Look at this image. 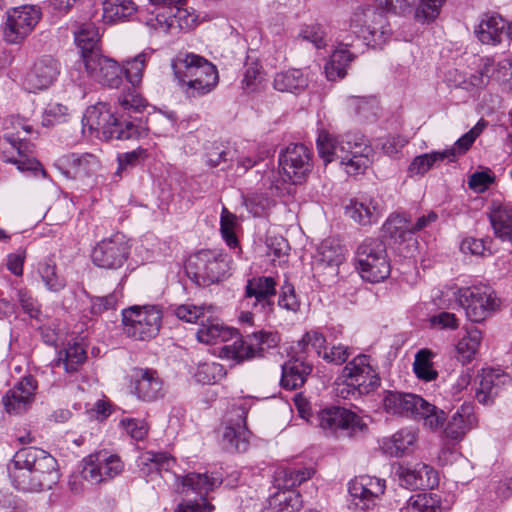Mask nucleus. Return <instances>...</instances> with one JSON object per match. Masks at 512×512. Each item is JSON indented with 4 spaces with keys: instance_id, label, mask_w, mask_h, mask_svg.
Returning a JSON list of instances; mask_svg holds the SVG:
<instances>
[{
    "instance_id": "obj_39",
    "label": "nucleus",
    "mask_w": 512,
    "mask_h": 512,
    "mask_svg": "<svg viewBox=\"0 0 512 512\" xmlns=\"http://www.w3.org/2000/svg\"><path fill=\"white\" fill-rule=\"evenodd\" d=\"M416 434L409 429H401L382 442L383 451L392 457H402L414 450Z\"/></svg>"
},
{
    "instance_id": "obj_18",
    "label": "nucleus",
    "mask_w": 512,
    "mask_h": 512,
    "mask_svg": "<svg viewBox=\"0 0 512 512\" xmlns=\"http://www.w3.org/2000/svg\"><path fill=\"white\" fill-rule=\"evenodd\" d=\"M248 409L244 404L234 405L229 412L227 425L222 435L223 448L228 452H244L249 446L246 417Z\"/></svg>"
},
{
    "instance_id": "obj_21",
    "label": "nucleus",
    "mask_w": 512,
    "mask_h": 512,
    "mask_svg": "<svg viewBox=\"0 0 512 512\" xmlns=\"http://www.w3.org/2000/svg\"><path fill=\"white\" fill-rule=\"evenodd\" d=\"M277 281L271 276H256L248 279L245 298L248 305L260 312L271 311L276 295Z\"/></svg>"
},
{
    "instance_id": "obj_41",
    "label": "nucleus",
    "mask_w": 512,
    "mask_h": 512,
    "mask_svg": "<svg viewBox=\"0 0 512 512\" xmlns=\"http://www.w3.org/2000/svg\"><path fill=\"white\" fill-rule=\"evenodd\" d=\"M136 11L133 0H105L102 17L106 23L124 22L130 20Z\"/></svg>"
},
{
    "instance_id": "obj_25",
    "label": "nucleus",
    "mask_w": 512,
    "mask_h": 512,
    "mask_svg": "<svg viewBox=\"0 0 512 512\" xmlns=\"http://www.w3.org/2000/svg\"><path fill=\"white\" fill-rule=\"evenodd\" d=\"M75 43L80 50L81 60L78 62V69L72 70L71 77L79 84L85 82V76L81 73L82 65L88 58L100 54L99 41L100 35L98 28L93 23H84L74 32Z\"/></svg>"
},
{
    "instance_id": "obj_50",
    "label": "nucleus",
    "mask_w": 512,
    "mask_h": 512,
    "mask_svg": "<svg viewBox=\"0 0 512 512\" xmlns=\"http://www.w3.org/2000/svg\"><path fill=\"white\" fill-rule=\"evenodd\" d=\"M433 353L428 349L419 350L414 359L413 371L420 380L430 382L438 377L432 363Z\"/></svg>"
},
{
    "instance_id": "obj_37",
    "label": "nucleus",
    "mask_w": 512,
    "mask_h": 512,
    "mask_svg": "<svg viewBox=\"0 0 512 512\" xmlns=\"http://www.w3.org/2000/svg\"><path fill=\"white\" fill-rule=\"evenodd\" d=\"M489 65L490 62L486 61L483 70H477L470 75L454 69L448 72L447 79L454 87L475 93L487 85V72L490 69Z\"/></svg>"
},
{
    "instance_id": "obj_8",
    "label": "nucleus",
    "mask_w": 512,
    "mask_h": 512,
    "mask_svg": "<svg viewBox=\"0 0 512 512\" xmlns=\"http://www.w3.org/2000/svg\"><path fill=\"white\" fill-rule=\"evenodd\" d=\"M454 296L466 317L475 323L484 321L501 307V300L495 290L483 283L458 288Z\"/></svg>"
},
{
    "instance_id": "obj_31",
    "label": "nucleus",
    "mask_w": 512,
    "mask_h": 512,
    "mask_svg": "<svg viewBox=\"0 0 512 512\" xmlns=\"http://www.w3.org/2000/svg\"><path fill=\"white\" fill-rule=\"evenodd\" d=\"M117 117L110 104L98 102L86 109L82 124L90 132H102L103 135L109 136L115 126Z\"/></svg>"
},
{
    "instance_id": "obj_14",
    "label": "nucleus",
    "mask_w": 512,
    "mask_h": 512,
    "mask_svg": "<svg viewBox=\"0 0 512 512\" xmlns=\"http://www.w3.org/2000/svg\"><path fill=\"white\" fill-rule=\"evenodd\" d=\"M278 160L284 180L293 184L302 183L312 170V154L304 144H289L281 151Z\"/></svg>"
},
{
    "instance_id": "obj_48",
    "label": "nucleus",
    "mask_w": 512,
    "mask_h": 512,
    "mask_svg": "<svg viewBox=\"0 0 512 512\" xmlns=\"http://www.w3.org/2000/svg\"><path fill=\"white\" fill-rule=\"evenodd\" d=\"M422 404L418 405L415 419H422L424 425L432 431L443 427L446 420V413L422 398Z\"/></svg>"
},
{
    "instance_id": "obj_53",
    "label": "nucleus",
    "mask_w": 512,
    "mask_h": 512,
    "mask_svg": "<svg viewBox=\"0 0 512 512\" xmlns=\"http://www.w3.org/2000/svg\"><path fill=\"white\" fill-rule=\"evenodd\" d=\"M226 375L223 365L217 362H203L198 365L194 377L202 384H213L220 381Z\"/></svg>"
},
{
    "instance_id": "obj_60",
    "label": "nucleus",
    "mask_w": 512,
    "mask_h": 512,
    "mask_svg": "<svg viewBox=\"0 0 512 512\" xmlns=\"http://www.w3.org/2000/svg\"><path fill=\"white\" fill-rule=\"evenodd\" d=\"M267 254L271 257L273 263L279 265L285 262L290 250L287 240L282 236H269L266 240Z\"/></svg>"
},
{
    "instance_id": "obj_33",
    "label": "nucleus",
    "mask_w": 512,
    "mask_h": 512,
    "mask_svg": "<svg viewBox=\"0 0 512 512\" xmlns=\"http://www.w3.org/2000/svg\"><path fill=\"white\" fill-rule=\"evenodd\" d=\"M348 47H354V40L347 34L340 40L338 47L325 65V73L328 80L335 81L342 79L346 75L347 67L355 57L347 49Z\"/></svg>"
},
{
    "instance_id": "obj_51",
    "label": "nucleus",
    "mask_w": 512,
    "mask_h": 512,
    "mask_svg": "<svg viewBox=\"0 0 512 512\" xmlns=\"http://www.w3.org/2000/svg\"><path fill=\"white\" fill-rule=\"evenodd\" d=\"M445 160H447L446 155L442 151H434L416 156L408 167V173L410 176L424 175L434 165Z\"/></svg>"
},
{
    "instance_id": "obj_32",
    "label": "nucleus",
    "mask_w": 512,
    "mask_h": 512,
    "mask_svg": "<svg viewBox=\"0 0 512 512\" xmlns=\"http://www.w3.org/2000/svg\"><path fill=\"white\" fill-rule=\"evenodd\" d=\"M422 397L413 393L399 391H385L382 406L386 413L402 417H415L418 405H421Z\"/></svg>"
},
{
    "instance_id": "obj_62",
    "label": "nucleus",
    "mask_w": 512,
    "mask_h": 512,
    "mask_svg": "<svg viewBox=\"0 0 512 512\" xmlns=\"http://www.w3.org/2000/svg\"><path fill=\"white\" fill-rule=\"evenodd\" d=\"M247 210L253 216H262L273 205V200L263 193H252L244 197Z\"/></svg>"
},
{
    "instance_id": "obj_7",
    "label": "nucleus",
    "mask_w": 512,
    "mask_h": 512,
    "mask_svg": "<svg viewBox=\"0 0 512 512\" xmlns=\"http://www.w3.org/2000/svg\"><path fill=\"white\" fill-rule=\"evenodd\" d=\"M231 258L220 250H200L185 265L187 275L200 286H210L229 276Z\"/></svg>"
},
{
    "instance_id": "obj_36",
    "label": "nucleus",
    "mask_w": 512,
    "mask_h": 512,
    "mask_svg": "<svg viewBox=\"0 0 512 512\" xmlns=\"http://www.w3.org/2000/svg\"><path fill=\"white\" fill-rule=\"evenodd\" d=\"M311 371L312 365L303 358L290 359L282 365L281 385L286 389H297L304 384Z\"/></svg>"
},
{
    "instance_id": "obj_10",
    "label": "nucleus",
    "mask_w": 512,
    "mask_h": 512,
    "mask_svg": "<svg viewBox=\"0 0 512 512\" xmlns=\"http://www.w3.org/2000/svg\"><path fill=\"white\" fill-rule=\"evenodd\" d=\"M162 318L163 311L158 305L128 307L122 311L124 333L135 340H150L158 335Z\"/></svg>"
},
{
    "instance_id": "obj_43",
    "label": "nucleus",
    "mask_w": 512,
    "mask_h": 512,
    "mask_svg": "<svg viewBox=\"0 0 512 512\" xmlns=\"http://www.w3.org/2000/svg\"><path fill=\"white\" fill-rule=\"evenodd\" d=\"M308 85L307 76L300 69H289L275 74L273 86L281 92L301 91Z\"/></svg>"
},
{
    "instance_id": "obj_11",
    "label": "nucleus",
    "mask_w": 512,
    "mask_h": 512,
    "mask_svg": "<svg viewBox=\"0 0 512 512\" xmlns=\"http://www.w3.org/2000/svg\"><path fill=\"white\" fill-rule=\"evenodd\" d=\"M356 260L361 277L371 283L386 279L391 271L386 245L378 238H367L357 248Z\"/></svg>"
},
{
    "instance_id": "obj_38",
    "label": "nucleus",
    "mask_w": 512,
    "mask_h": 512,
    "mask_svg": "<svg viewBox=\"0 0 512 512\" xmlns=\"http://www.w3.org/2000/svg\"><path fill=\"white\" fill-rule=\"evenodd\" d=\"M506 29V21L499 15H485L475 33L483 44L496 45L500 43Z\"/></svg>"
},
{
    "instance_id": "obj_64",
    "label": "nucleus",
    "mask_w": 512,
    "mask_h": 512,
    "mask_svg": "<svg viewBox=\"0 0 512 512\" xmlns=\"http://www.w3.org/2000/svg\"><path fill=\"white\" fill-rule=\"evenodd\" d=\"M445 0H420L416 9L415 18L417 21L425 23L433 21L440 12V8Z\"/></svg>"
},
{
    "instance_id": "obj_46",
    "label": "nucleus",
    "mask_w": 512,
    "mask_h": 512,
    "mask_svg": "<svg viewBox=\"0 0 512 512\" xmlns=\"http://www.w3.org/2000/svg\"><path fill=\"white\" fill-rule=\"evenodd\" d=\"M152 56V50L147 49L123 62L121 66L126 80L135 88L142 82L144 69Z\"/></svg>"
},
{
    "instance_id": "obj_34",
    "label": "nucleus",
    "mask_w": 512,
    "mask_h": 512,
    "mask_svg": "<svg viewBox=\"0 0 512 512\" xmlns=\"http://www.w3.org/2000/svg\"><path fill=\"white\" fill-rule=\"evenodd\" d=\"M488 217L494 235L502 242L511 243L512 239V205L500 201H492Z\"/></svg>"
},
{
    "instance_id": "obj_58",
    "label": "nucleus",
    "mask_w": 512,
    "mask_h": 512,
    "mask_svg": "<svg viewBox=\"0 0 512 512\" xmlns=\"http://www.w3.org/2000/svg\"><path fill=\"white\" fill-rule=\"evenodd\" d=\"M212 310L213 307L211 305H194L192 303H185L176 306L174 314L179 320L187 323H196L200 317H203L206 313L212 312Z\"/></svg>"
},
{
    "instance_id": "obj_61",
    "label": "nucleus",
    "mask_w": 512,
    "mask_h": 512,
    "mask_svg": "<svg viewBox=\"0 0 512 512\" xmlns=\"http://www.w3.org/2000/svg\"><path fill=\"white\" fill-rule=\"evenodd\" d=\"M312 347L319 357L322 356L326 346V337L318 330H311L306 332L301 340L297 343V349L300 352L307 353L309 347Z\"/></svg>"
},
{
    "instance_id": "obj_24",
    "label": "nucleus",
    "mask_w": 512,
    "mask_h": 512,
    "mask_svg": "<svg viewBox=\"0 0 512 512\" xmlns=\"http://www.w3.org/2000/svg\"><path fill=\"white\" fill-rule=\"evenodd\" d=\"M87 78L93 79L111 88H118L122 83L123 69L113 59L99 54L88 58L82 65Z\"/></svg>"
},
{
    "instance_id": "obj_19",
    "label": "nucleus",
    "mask_w": 512,
    "mask_h": 512,
    "mask_svg": "<svg viewBox=\"0 0 512 512\" xmlns=\"http://www.w3.org/2000/svg\"><path fill=\"white\" fill-rule=\"evenodd\" d=\"M385 487V480L367 475L356 477L348 484L351 504L356 509L367 510L376 504Z\"/></svg>"
},
{
    "instance_id": "obj_35",
    "label": "nucleus",
    "mask_w": 512,
    "mask_h": 512,
    "mask_svg": "<svg viewBox=\"0 0 512 512\" xmlns=\"http://www.w3.org/2000/svg\"><path fill=\"white\" fill-rule=\"evenodd\" d=\"M63 164L67 167L68 173L75 178H83L94 175L100 169L99 159L90 153H71L62 159Z\"/></svg>"
},
{
    "instance_id": "obj_1",
    "label": "nucleus",
    "mask_w": 512,
    "mask_h": 512,
    "mask_svg": "<svg viewBox=\"0 0 512 512\" xmlns=\"http://www.w3.org/2000/svg\"><path fill=\"white\" fill-rule=\"evenodd\" d=\"M175 465V459L167 453L147 451L137 460L141 477L147 482L155 481L158 477L168 480L173 476L180 480L179 491L185 495L194 493L200 497V502L185 501L178 505L176 512H211L213 505L206 500V496L220 487L223 477L218 472H190L185 476L171 475L170 470Z\"/></svg>"
},
{
    "instance_id": "obj_49",
    "label": "nucleus",
    "mask_w": 512,
    "mask_h": 512,
    "mask_svg": "<svg viewBox=\"0 0 512 512\" xmlns=\"http://www.w3.org/2000/svg\"><path fill=\"white\" fill-rule=\"evenodd\" d=\"M484 126V122L479 121L472 129L461 136L451 148L443 150L442 152L446 155L447 161L453 162L460 155L465 154L481 134Z\"/></svg>"
},
{
    "instance_id": "obj_16",
    "label": "nucleus",
    "mask_w": 512,
    "mask_h": 512,
    "mask_svg": "<svg viewBox=\"0 0 512 512\" xmlns=\"http://www.w3.org/2000/svg\"><path fill=\"white\" fill-rule=\"evenodd\" d=\"M315 420L320 428L331 434L340 431L352 435L363 431L367 427L362 418L355 412L338 406L321 410Z\"/></svg>"
},
{
    "instance_id": "obj_2",
    "label": "nucleus",
    "mask_w": 512,
    "mask_h": 512,
    "mask_svg": "<svg viewBox=\"0 0 512 512\" xmlns=\"http://www.w3.org/2000/svg\"><path fill=\"white\" fill-rule=\"evenodd\" d=\"M8 473L18 490L29 492L51 489L59 480L56 459L34 447L18 450L8 465Z\"/></svg>"
},
{
    "instance_id": "obj_9",
    "label": "nucleus",
    "mask_w": 512,
    "mask_h": 512,
    "mask_svg": "<svg viewBox=\"0 0 512 512\" xmlns=\"http://www.w3.org/2000/svg\"><path fill=\"white\" fill-rule=\"evenodd\" d=\"M350 30L362 39L366 46L381 48L392 36V29L387 18L373 7H361L353 13Z\"/></svg>"
},
{
    "instance_id": "obj_63",
    "label": "nucleus",
    "mask_w": 512,
    "mask_h": 512,
    "mask_svg": "<svg viewBox=\"0 0 512 512\" xmlns=\"http://www.w3.org/2000/svg\"><path fill=\"white\" fill-rule=\"evenodd\" d=\"M69 118L68 108L59 103H50L45 108L42 115L43 126L49 127L64 123Z\"/></svg>"
},
{
    "instance_id": "obj_4",
    "label": "nucleus",
    "mask_w": 512,
    "mask_h": 512,
    "mask_svg": "<svg viewBox=\"0 0 512 512\" xmlns=\"http://www.w3.org/2000/svg\"><path fill=\"white\" fill-rule=\"evenodd\" d=\"M180 90L189 98H199L213 92L219 83L217 67L195 53H180L171 62Z\"/></svg>"
},
{
    "instance_id": "obj_28",
    "label": "nucleus",
    "mask_w": 512,
    "mask_h": 512,
    "mask_svg": "<svg viewBox=\"0 0 512 512\" xmlns=\"http://www.w3.org/2000/svg\"><path fill=\"white\" fill-rule=\"evenodd\" d=\"M131 387L136 397L144 402H154L165 395L163 381L152 369H136Z\"/></svg>"
},
{
    "instance_id": "obj_56",
    "label": "nucleus",
    "mask_w": 512,
    "mask_h": 512,
    "mask_svg": "<svg viewBox=\"0 0 512 512\" xmlns=\"http://www.w3.org/2000/svg\"><path fill=\"white\" fill-rule=\"evenodd\" d=\"M339 136L333 137L329 133L322 131L317 138V149L320 157L325 163L338 159Z\"/></svg>"
},
{
    "instance_id": "obj_54",
    "label": "nucleus",
    "mask_w": 512,
    "mask_h": 512,
    "mask_svg": "<svg viewBox=\"0 0 512 512\" xmlns=\"http://www.w3.org/2000/svg\"><path fill=\"white\" fill-rule=\"evenodd\" d=\"M147 156V150L141 147L130 152L118 154V168L114 173V177L122 178L128 169L140 165Z\"/></svg>"
},
{
    "instance_id": "obj_42",
    "label": "nucleus",
    "mask_w": 512,
    "mask_h": 512,
    "mask_svg": "<svg viewBox=\"0 0 512 512\" xmlns=\"http://www.w3.org/2000/svg\"><path fill=\"white\" fill-rule=\"evenodd\" d=\"M86 359L87 353L83 346L77 342H69L58 352L56 366L62 365L67 373H74L79 370Z\"/></svg>"
},
{
    "instance_id": "obj_55",
    "label": "nucleus",
    "mask_w": 512,
    "mask_h": 512,
    "mask_svg": "<svg viewBox=\"0 0 512 512\" xmlns=\"http://www.w3.org/2000/svg\"><path fill=\"white\" fill-rule=\"evenodd\" d=\"M486 61L490 62V69L487 72V84L490 81H495L497 83H502L506 80V77L509 74V70L512 69V64L509 60L504 59L498 62H495L493 58L485 57L480 59V64L478 65V70H483L486 64Z\"/></svg>"
},
{
    "instance_id": "obj_15",
    "label": "nucleus",
    "mask_w": 512,
    "mask_h": 512,
    "mask_svg": "<svg viewBox=\"0 0 512 512\" xmlns=\"http://www.w3.org/2000/svg\"><path fill=\"white\" fill-rule=\"evenodd\" d=\"M123 469L118 455L100 451L83 459L81 477L91 484H100L120 475Z\"/></svg>"
},
{
    "instance_id": "obj_52",
    "label": "nucleus",
    "mask_w": 512,
    "mask_h": 512,
    "mask_svg": "<svg viewBox=\"0 0 512 512\" xmlns=\"http://www.w3.org/2000/svg\"><path fill=\"white\" fill-rule=\"evenodd\" d=\"M314 471L310 468H287L278 472L276 477V483L278 487L284 489H291L296 485H300L302 482L311 478Z\"/></svg>"
},
{
    "instance_id": "obj_57",
    "label": "nucleus",
    "mask_w": 512,
    "mask_h": 512,
    "mask_svg": "<svg viewBox=\"0 0 512 512\" xmlns=\"http://www.w3.org/2000/svg\"><path fill=\"white\" fill-rule=\"evenodd\" d=\"M236 224V216L226 207H223L220 216V232L222 238L230 248H236L238 246V239L235 234Z\"/></svg>"
},
{
    "instance_id": "obj_20",
    "label": "nucleus",
    "mask_w": 512,
    "mask_h": 512,
    "mask_svg": "<svg viewBox=\"0 0 512 512\" xmlns=\"http://www.w3.org/2000/svg\"><path fill=\"white\" fill-rule=\"evenodd\" d=\"M38 383L32 375L24 376L2 397L4 409L9 414L26 412L35 400Z\"/></svg>"
},
{
    "instance_id": "obj_47",
    "label": "nucleus",
    "mask_w": 512,
    "mask_h": 512,
    "mask_svg": "<svg viewBox=\"0 0 512 512\" xmlns=\"http://www.w3.org/2000/svg\"><path fill=\"white\" fill-rule=\"evenodd\" d=\"M37 273L46 289L51 292H59L66 286L65 278L58 273L56 263L51 258L38 263Z\"/></svg>"
},
{
    "instance_id": "obj_44",
    "label": "nucleus",
    "mask_w": 512,
    "mask_h": 512,
    "mask_svg": "<svg viewBox=\"0 0 512 512\" xmlns=\"http://www.w3.org/2000/svg\"><path fill=\"white\" fill-rule=\"evenodd\" d=\"M482 333L477 328L466 330V334L456 344V357L462 364L470 363L477 354Z\"/></svg>"
},
{
    "instance_id": "obj_22",
    "label": "nucleus",
    "mask_w": 512,
    "mask_h": 512,
    "mask_svg": "<svg viewBox=\"0 0 512 512\" xmlns=\"http://www.w3.org/2000/svg\"><path fill=\"white\" fill-rule=\"evenodd\" d=\"M60 63L52 57L38 59L27 72L23 86L28 92L48 89L60 75Z\"/></svg>"
},
{
    "instance_id": "obj_17",
    "label": "nucleus",
    "mask_w": 512,
    "mask_h": 512,
    "mask_svg": "<svg viewBox=\"0 0 512 512\" xmlns=\"http://www.w3.org/2000/svg\"><path fill=\"white\" fill-rule=\"evenodd\" d=\"M130 254V245L123 235L103 239L92 250V262L104 269L116 270L123 266Z\"/></svg>"
},
{
    "instance_id": "obj_13",
    "label": "nucleus",
    "mask_w": 512,
    "mask_h": 512,
    "mask_svg": "<svg viewBox=\"0 0 512 512\" xmlns=\"http://www.w3.org/2000/svg\"><path fill=\"white\" fill-rule=\"evenodd\" d=\"M42 17L36 5H21L6 12L3 26L4 40L9 44H20L31 34Z\"/></svg>"
},
{
    "instance_id": "obj_12",
    "label": "nucleus",
    "mask_w": 512,
    "mask_h": 512,
    "mask_svg": "<svg viewBox=\"0 0 512 512\" xmlns=\"http://www.w3.org/2000/svg\"><path fill=\"white\" fill-rule=\"evenodd\" d=\"M373 149L360 132L339 135L338 159L349 175L363 173L372 163Z\"/></svg>"
},
{
    "instance_id": "obj_6",
    "label": "nucleus",
    "mask_w": 512,
    "mask_h": 512,
    "mask_svg": "<svg viewBox=\"0 0 512 512\" xmlns=\"http://www.w3.org/2000/svg\"><path fill=\"white\" fill-rule=\"evenodd\" d=\"M343 382L337 384V394L357 398L374 392L381 383L377 366L370 355L359 354L347 362L341 372Z\"/></svg>"
},
{
    "instance_id": "obj_26",
    "label": "nucleus",
    "mask_w": 512,
    "mask_h": 512,
    "mask_svg": "<svg viewBox=\"0 0 512 512\" xmlns=\"http://www.w3.org/2000/svg\"><path fill=\"white\" fill-rule=\"evenodd\" d=\"M512 379L502 369L483 368L477 374L475 397L481 404H491L503 387L509 385Z\"/></svg>"
},
{
    "instance_id": "obj_30",
    "label": "nucleus",
    "mask_w": 512,
    "mask_h": 512,
    "mask_svg": "<svg viewBox=\"0 0 512 512\" xmlns=\"http://www.w3.org/2000/svg\"><path fill=\"white\" fill-rule=\"evenodd\" d=\"M383 204L378 197L361 196L350 201L346 214L362 226L377 223L383 214Z\"/></svg>"
},
{
    "instance_id": "obj_59",
    "label": "nucleus",
    "mask_w": 512,
    "mask_h": 512,
    "mask_svg": "<svg viewBox=\"0 0 512 512\" xmlns=\"http://www.w3.org/2000/svg\"><path fill=\"white\" fill-rule=\"evenodd\" d=\"M170 13V21L174 24V33L178 30H191L196 25L197 16L195 13L183 8L182 5L172 7Z\"/></svg>"
},
{
    "instance_id": "obj_45",
    "label": "nucleus",
    "mask_w": 512,
    "mask_h": 512,
    "mask_svg": "<svg viewBox=\"0 0 512 512\" xmlns=\"http://www.w3.org/2000/svg\"><path fill=\"white\" fill-rule=\"evenodd\" d=\"M146 127L140 118L124 119L117 117L109 137L119 140L138 139L146 135Z\"/></svg>"
},
{
    "instance_id": "obj_5",
    "label": "nucleus",
    "mask_w": 512,
    "mask_h": 512,
    "mask_svg": "<svg viewBox=\"0 0 512 512\" xmlns=\"http://www.w3.org/2000/svg\"><path fill=\"white\" fill-rule=\"evenodd\" d=\"M6 132L0 137V157L3 161L17 165L21 171H40L45 175L40 163L32 157L33 145L27 136L33 127L20 117L10 116L5 122Z\"/></svg>"
},
{
    "instance_id": "obj_23",
    "label": "nucleus",
    "mask_w": 512,
    "mask_h": 512,
    "mask_svg": "<svg viewBox=\"0 0 512 512\" xmlns=\"http://www.w3.org/2000/svg\"><path fill=\"white\" fill-rule=\"evenodd\" d=\"M396 474L401 486L408 489H433L439 483L437 471L422 462L402 464L397 468Z\"/></svg>"
},
{
    "instance_id": "obj_40",
    "label": "nucleus",
    "mask_w": 512,
    "mask_h": 512,
    "mask_svg": "<svg viewBox=\"0 0 512 512\" xmlns=\"http://www.w3.org/2000/svg\"><path fill=\"white\" fill-rule=\"evenodd\" d=\"M302 506L298 492L292 489H279L268 499V505L263 512H297Z\"/></svg>"
},
{
    "instance_id": "obj_29",
    "label": "nucleus",
    "mask_w": 512,
    "mask_h": 512,
    "mask_svg": "<svg viewBox=\"0 0 512 512\" xmlns=\"http://www.w3.org/2000/svg\"><path fill=\"white\" fill-rule=\"evenodd\" d=\"M478 425V418L471 404H462L448 420L443 430V436L453 442L460 443L466 434L475 429Z\"/></svg>"
},
{
    "instance_id": "obj_3",
    "label": "nucleus",
    "mask_w": 512,
    "mask_h": 512,
    "mask_svg": "<svg viewBox=\"0 0 512 512\" xmlns=\"http://www.w3.org/2000/svg\"><path fill=\"white\" fill-rule=\"evenodd\" d=\"M199 342L208 345L226 343L220 349L222 358L242 362L260 356L266 348L276 346L277 336L263 331L252 333L242 339L236 330L219 323L202 325L196 333Z\"/></svg>"
},
{
    "instance_id": "obj_27",
    "label": "nucleus",
    "mask_w": 512,
    "mask_h": 512,
    "mask_svg": "<svg viewBox=\"0 0 512 512\" xmlns=\"http://www.w3.org/2000/svg\"><path fill=\"white\" fill-rule=\"evenodd\" d=\"M438 215L434 211H430L426 215H422L415 223L407 220L402 215L391 216L384 224V230L395 241L403 242L411 240L413 235L419 231L429 227L436 222Z\"/></svg>"
}]
</instances>
